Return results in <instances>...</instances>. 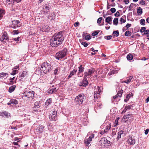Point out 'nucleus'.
I'll list each match as a JSON object with an SVG mask.
<instances>
[{
    "instance_id": "28",
    "label": "nucleus",
    "mask_w": 149,
    "mask_h": 149,
    "mask_svg": "<svg viewBox=\"0 0 149 149\" xmlns=\"http://www.w3.org/2000/svg\"><path fill=\"white\" fill-rule=\"evenodd\" d=\"M142 9L140 7H139L137 9V13L138 15H141L142 13Z\"/></svg>"
},
{
    "instance_id": "19",
    "label": "nucleus",
    "mask_w": 149,
    "mask_h": 149,
    "mask_svg": "<svg viewBox=\"0 0 149 149\" xmlns=\"http://www.w3.org/2000/svg\"><path fill=\"white\" fill-rule=\"evenodd\" d=\"M132 114H129L127 115H124L123 116V118L124 120H127L130 117L132 116Z\"/></svg>"
},
{
    "instance_id": "53",
    "label": "nucleus",
    "mask_w": 149,
    "mask_h": 149,
    "mask_svg": "<svg viewBox=\"0 0 149 149\" xmlns=\"http://www.w3.org/2000/svg\"><path fill=\"white\" fill-rule=\"evenodd\" d=\"M102 19V17H99L97 20V23L98 24H100L101 22V20Z\"/></svg>"
},
{
    "instance_id": "34",
    "label": "nucleus",
    "mask_w": 149,
    "mask_h": 149,
    "mask_svg": "<svg viewBox=\"0 0 149 149\" xmlns=\"http://www.w3.org/2000/svg\"><path fill=\"white\" fill-rule=\"evenodd\" d=\"M118 19L117 18H115L113 20V24L114 25H117L118 22Z\"/></svg>"
},
{
    "instance_id": "26",
    "label": "nucleus",
    "mask_w": 149,
    "mask_h": 149,
    "mask_svg": "<svg viewBox=\"0 0 149 149\" xmlns=\"http://www.w3.org/2000/svg\"><path fill=\"white\" fill-rule=\"evenodd\" d=\"M82 36L83 37V38H84L86 40H89L91 38V36L89 35L85 36V35H84V34H83Z\"/></svg>"
},
{
    "instance_id": "9",
    "label": "nucleus",
    "mask_w": 149,
    "mask_h": 149,
    "mask_svg": "<svg viewBox=\"0 0 149 149\" xmlns=\"http://www.w3.org/2000/svg\"><path fill=\"white\" fill-rule=\"evenodd\" d=\"M8 39V36L6 32H4L3 33L1 37L0 38V40L3 42H4L6 40Z\"/></svg>"
},
{
    "instance_id": "29",
    "label": "nucleus",
    "mask_w": 149,
    "mask_h": 149,
    "mask_svg": "<svg viewBox=\"0 0 149 149\" xmlns=\"http://www.w3.org/2000/svg\"><path fill=\"white\" fill-rule=\"evenodd\" d=\"M60 70V69L59 67H57L55 69V70H54V74L55 75H56V74L58 73Z\"/></svg>"
},
{
    "instance_id": "52",
    "label": "nucleus",
    "mask_w": 149,
    "mask_h": 149,
    "mask_svg": "<svg viewBox=\"0 0 149 149\" xmlns=\"http://www.w3.org/2000/svg\"><path fill=\"white\" fill-rule=\"evenodd\" d=\"M12 33L13 35L17 34L19 33V32L18 30H14Z\"/></svg>"
},
{
    "instance_id": "55",
    "label": "nucleus",
    "mask_w": 149,
    "mask_h": 149,
    "mask_svg": "<svg viewBox=\"0 0 149 149\" xmlns=\"http://www.w3.org/2000/svg\"><path fill=\"white\" fill-rule=\"evenodd\" d=\"M39 104L40 103L38 102H35L34 105L37 107L38 108L40 107Z\"/></svg>"
},
{
    "instance_id": "49",
    "label": "nucleus",
    "mask_w": 149,
    "mask_h": 149,
    "mask_svg": "<svg viewBox=\"0 0 149 149\" xmlns=\"http://www.w3.org/2000/svg\"><path fill=\"white\" fill-rule=\"evenodd\" d=\"M115 71H116L114 70H112L108 74V75L110 76L112 74H114Z\"/></svg>"
},
{
    "instance_id": "13",
    "label": "nucleus",
    "mask_w": 149,
    "mask_h": 149,
    "mask_svg": "<svg viewBox=\"0 0 149 149\" xmlns=\"http://www.w3.org/2000/svg\"><path fill=\"white\" fill-rule=\"evenodd\" d=\"M98 93H97V91H95L94 92V102H96L97 101H98V99L100 98V95H97Z\"/></svg>"
},
{
    "instance_id": "5",
    "label": "nucleus",
    "mask_w": 149,
    "mask_h": 149,
    "mask_svg": "<svg viewBox=\"0 0 149 149\" xmlns=\"http://www.w3.org/2000/svg\"><path fill=\"white\" fill-rule=\"evenodd\" d=\"M100 143L101 146H106L108 145L109 146L110 142V141L107 140L106 138L103 137L100 141Z\"/></svg>"
},
{
    "instance_id": "36",
    "label": "nucleus",
    "mask_w": 149,
    "mask_h": 149,
    "mask_svg": "<svg viewBox=\"0 0 149 149\" xmlns=\"http://www.w3.org/2000/svg\"><path fill=\"white\" fill-rule=\"evenodd\" d=\"M10 103L17 104H18V101L15 99L12 100L10 101Z\"/></svg>"
},
{
    "instance_id": "4",
    "label": "nucleus",
    "mask_w": 149,
    "mask_h": 149,
    "mask_svg": "<svg viewBox=\"0 0 149 149\" xmlns=\"http://www.w3.org/2000/svg\"><path fill=\"white\" fill-rule=\"evenodd\" d=\"M84 95L79 94L74 99L76 103L79 105L81 104L83 102Z\"/></svg>"
},
{
    "instance_id": "51",
    "label": "nucleus",
    "mask_w": 149,
    "mask_h": 149,
    "mask_svg": "<svg viewBox=\"0 0 149 149\" xmlns=\"http://www.w3.org/2000/svg\"><path fill=\"white\" fill-rule=\"evenodd\" d=\"M146 28L144 27H143L141 28V29L140 31L141 33H142L143 32L145 31L146 30Z\"/></svg>"
},
{
    "instance_id": "56",
    "label": "nucleus",
    "mask_w": 149,
    "mask_h": 149,
    "mask_svg": "<svg viewBox=\"0 0 149 149\" xmlns=\"http://www.w3.org/2000/svg\"><path fill=\"white\" fill-rule=\"evenodd\" d=\"M20 141H17V142H13L12 143L14 145H18L19 146V147L20 146V145H18V142H19Z\"/></svg>"
},
{
    "instance_id": "57",
    "label": "nucleus",
    "mask_w": 149,
    "mask_h": 149,
    "mask_svg": "<svg viewBox=\"0 0 149 149\" xmlns=\"http://www.w3.org/2000/svg\"><path fill=\"white\" fill-rule=\"evenodd\" d=\"M114 15L116 17H118L120 16V13L119 11H117L115 14Z\"/></svg>"
},
{
    "instance_id": "48",
    "label": "nucleus",
    "mask_w": 149,
    "mask_h": 149,
    "mask_svg": "<svg viewBox=\"0 0 149 149\" xmlns=\"http://www.w3.org/2000/svg\"><path fill=\"white\" fill-rule=\"evenodd\" d=\"M99 33V31H95L92 33V35L93 36H95L97 35Z\"/></svg>"
},
{
    "instance_id": "40",
    "label": "nucleus",
    "mask_w": 149,
    "mask_h": 149,
    "mask_svg": "<svg viewBox=\"0 0 149 149\" xmlns=\"http://www.w3.org/2000/svg\"><path fill=\"white\" fill-rule=\"evenodd\" d=\"M111 127V126L110 125H108L106 127V128L105 129H104V131L106 132H107L108 130L110 129Z\"/></svg>"
},
{
    "instance_id": "21",
    "label": "nucleus",
    "mask_w": 149,
    "mask_h": 149,
    "mask_svg": "<svg viewBox=\"0 0 149 149\" xmlns=\"http://www.w3.org/2000/svg\"><path fill=\"white\" fill-rule=\"evenodd\" d=\"M84 67H82V66L81 65L79 67V72L78 74L83 72L84 71Z\"/></svg>"
},
{
    "instance_id": "46",
    "label": "nucleus",
    "mask_w": 149,
    "mask_h": 149,
    "mask_svg": "<svg viewBox=\"0 0 149 149\" xmlns=\"http://www.w3.org/2000/svg\"><path fill=\"white\" fill-rule=\"evenodd\" d=\"M145 20L144 19H142L140 20V24L142 25H145Z\"/></svg>"
},
{
    "instance_id": "3",
    "label": "nucleus",
    "mask_w": 149,
    "mask_h": 149,
    "mask_svg": "<svg viewBox=\"0 0 149 149\" xmlns=\"http://www.w3.org/2000/svg\"><path fill=\"white\" fill-rule=\"evenodd\" d=\"M67 49H64L61 51H60L56 53V59L59 60L61 59L66 55Z\"/></svg>"
},
{
    "instance_id": "17",
    "label": "nucleus",
    "mask_w": 149,
    "mask_h": 149,
    "mask_svg": "<svg viewBox=\"0 0 149 149\" xmlns=\"http://www.w3.org/2000/svg\"><path fill=\"white\" fill-rule=\"evenodd\" d=\"M44 128V126H41L38 127L36 130L37 132L41 133L43 132Z\"/></svg>"
},
{
    "instance_id": "62",
    "label": "nucleus",
    "mask_w": 149,
    "mask_h": 149,
    "mask_svg": "<svg viewBox=\"0 0 149 149\" xmlns=\"http://www.w3.org/2000/svg\"><path fill=\"white\" fill-rule=\"evenodd\" d=\"M120 119V118L118 117L115 120V123L116 124V125L118 124V120Z\"/></svg>"
},
{
    "instance_id": "45",
    "label": "nucleus",
    "mask_w": 149,
    "mask_h": 149,
    "mask_svg": "<svg viewBox=\"0 0 149 149\" xmlns=\"http://www.w3.org/2000/svg\"><path fill=\"white\" fill-rule=\"evenodd\" d=\"M124 16H123L120 19V22H121V24H122V23H125L126 20L124 19L123 17Z\"/></svg>"
},
{
    "instance_id": "14",
    "label": "nucleus",
    "mask_w": 149,
    "mask_h": 149,
    "mask_svg": "<svg viewBox=\"0 0 149 149\" xmlns=\"http://www.w3.org/2000/svg\"><path fill=\"white\" fill-rule=\"evenodd\" d=\"M55 16V15L54 13H50L47 16L48 19L51 20L54 19Z\"/></svg>"
},
{
    "instance_id": "12",
    "label": "nucleus",
    "mask_w": 149,
    "mask_h": 149,
    "mask_svg": "<svg viewBox=\"0 0 149 149\" xmlns=\"http://www.w3.org/2000/svg\"><path fill=\"white\" fill-rule=\"evenodd\" d=\"M127 142L128 144L133 145L135 143V140L134 139H133L132 137H130L127 140Z\"/></svg>"
},
{
    "instance_id": "6",
    "label": "nucleus",
    "mask_w": 149,
    "mask_h": 149,
    "mask_svg": "<svg viewBox=\"0 0 149 149\" xmlns=\"http://www.w3.org/2000/svg\"><path fill=\"white\" fill-rule=\"evenodd\" d=\"M34 91H25L23 94L24 96L30 99H32L34 97Z\"/></svg>"
},
{
    "instance_id": "54",
    "label": "nucleus",
    "mask_w": 149,
    "mask_h": 149,
    "mask_svg": "<svg viewBox=\"0 0 149 149\" xmlns=\"http://www.w3.org/2000/svg\"><path fill=\"white\" fill-rule=\"evenodd\" d=\"M110 11L112 13H113L116 12V9L115 8H112L110 9Z\"/></svg>"
},
{
    "instance_id": "58",
    "label": "nucleus",
    "mask_w": 149,
    "mask_h": 149,
    "mask_svg": "<svg viewBox=\"0 0 149 149\" xmlns=\"http://www.w3.org/2000/svg\"><path fill=\"white\" fill-rule=\"evenodd\" d=\"M81 44L83 45L84 47H86L88 45L87 43L86 42H82Z\"/></svg>"
},
{
    "instance_id": "15",
    "label": "nucleus",
    "mask_w": 149,
    "mask_h": 149,
    "mask_svg": "<svg viewBox=\"0 0 149 149\" xmlns=\"http://www.w3.org/2000/svg\"><path fill=\"white\" fill-rule=\"evenodd\" d=\"M77 72V69H74L72 71H71L70 75L68 76V79L71 77L72 76L74 75Z\"/></svg>"
},
{
    "instance_id": "43",
    "label": "nucleus",
    "mask_w": 149,
    "mask_h": 149,
    "mask_svg": "<svg viewBox=\"0 0 149 149\" xmlns=\"http://www.w3.org/2000/svg\"><path fill=\"white\" fill-rule=\"evenodd\" d=\"M84 142L86 146H88L89 144L90 143V142L88 140V139H85L84 140Z\"/></svg>"
},
{
    "instance_id": "33",
    "label": "nucleus",
    "mask_w": 149,
    "mask_h": 149,
    "mask_svg": "<svg viewBox=\"0 0 149 149\" xmlns=\"http://www.w3.org/2000/svg\"><path fill=\"white\" fill-rule=\"evenodd\" d=\"M52 102V99L51 98H49L46 101L45 103V105L48 106L51 104Z\"/></svg>"
},
{
    "instance_id": "60",
    "label": "nucleus",
    "mask_w": 149,
    "mask_h": 149,
    "mask_svg": "<svg viewBox=\"0 0 149 149\" xmlns=\"http://www.w3.org/2000/svg\"><path fill=\"white\" fill-rule=\"evenodd\" d=\"M119 97L118 95H117H117L114 96H113V99H112V101H114L115 100H116L117 97Z\"/></svg>"
},
{
    "instance_id": "38",
    "label": "nucleus",
    "mask_w": 149,
    "mask_h": 149,
    "mask_svg": "<svg viewBox=\"0 0 149 149\" xmlns=\"http://www.w3.org/2000/svg\"><path fill=\"white\" fill-rule=\"evenodd\" d=\"M133 96V94L132 93L130 92L129 94H127L126 97V98H128V99H129L131 97Z\"/></svg>"
},
{
    "instance_id": "20",
    "label": "nucleus",
    "mask_w": 149,
    "mask_h": 149,
    "mask_svg": "<svg viewBox=\"0 0 149 149\" xmlns=\"http://www.w3.org/2000/svg\"><path fill=\"white\" fill-rule=\"evenodd\" d=\"M49 118L51 120L56 121L57 120V116L56 115H52L49 117Z\"/></svg>"
},
{
    "instance_id": "1",
    "label": "nucleus",
    "mask_w": 149,
    "mask_h": 149,
    "mask_svg": "<svg viewBox=\"0 0 149 149\" xmlns=\"http://www.w3.org/2000/svg\"><path fill=\"white\" fill-rule=\"evenodd\" d=\"M64 40L62 32H59L54 34L50 40V44L53 47H57L62 43Z\"/></svg>"
},
{
    "instance_id": "16",
    "label": "nucleus",
    "mask_w": 149,
    "mask_h": 149,
    "mask_svg": "<svg viewBox=\"0 0 149 149\" xmlns=\"http://www.w3.org/2000/svg\"><path fill=\"white\" fill-rule=\"evenodd\" d=\"M112 19V17L111 16H109L107 17L105 19V21L106 22L111 24L112 22L111 21Z\"/></svg>"
},
{
    "instance_id": "11",
    "label": "nucleus",
    "mask_w": 149,
    "mask_h": 149,
    "mask_svg": "<svg viewBox=\"0 0 149 149\" xmlns=\"http://www.w3.org/2000/svg\"><path fill=\"white\" fill-rule=\"evenodd\" d=\"M81 84L80 86H82L83 87H86L88 84V82L87 79V78L84 77L82 82L81 83Z\"/></svg>"
},
{
    "instance_id": "42",
    "label": "nucleus",
    "mask_w": 149,
    "mask_h": 149,
    "mask_svg": "<svg viewBox=\"0 0 149 149\" xmlns=\"http://www.w3.org/2000/svg\"><path fill=\"white\" fill-rule=\"evenodd\" d=\"M1 116L4 117H6L7 116L8 114L6 112H3L1 113Z\"/></svg>"
},
{
    "instance_id": "10",
    "label": "nucleus",
    "mask_w": 149,
    "mask_h": 149,
    "mask_svg": "<svg viewBox=\"0 0 149 149\" xmlns=\"http://www.w3.org/2000/svg\"><path fill=\"white\" fill-rule=\"evenodd\" d=\"M95 108L97 109H100L102 107V104L101 102V101L100 100V98L98 99V101H97L95 102Z\"/></svg>"
},
{
    "instance_id": "59",
    "label": "nucleus",
    "mask_w": 149,
    "mask_h": 149,
    "mask_svg": "<svg viewBox=\"0 0 149 149\" xmlns=\"http://www.w3.org/2000/svg\"><path fill=\"white\" fill-rule=\"evenodd\" d=\"M79 22H76L74 24V26L75 27H77L79 26Z\"/></svg>"
},
{
    "instance_id": "18",
    "label": "nucleus",
    "mask_w": 149,
    "mask_h": 149,
    "mask_svg": "<svg viewBox=\"0 0 149 149\" xmlns=\"http://www.w3.org/2000/svg\"><path fill=\"white\" fill-rule=\"evenodd\" d=\"M28 72L27 71H23L21 74L20 76V77L22 79L23 78L26 77L27 75L28 74Z\"/></svg>"
},
{
    "instance_id": "50",
    "label": "nucleus",
    "mask_w": 149,
    "mask_h": 149,
    "mask_svg": "<svg viewBox=\"0 0 149 149\" xmlns=\"http://www.w3.org/2000/svg\"><path fill=\"white\" fill-rule=\"evenodd\" d=\"M132 107V105H129L126 106L125 107V109H126L127 110V109H131Z\"/></svg>"
},
{
    "instance_id": "22",
    "label": "nucleus",
    "mask_w": 149,
    "mask_h": 149,
    "mask_svg": "<svg viewBox=\"0 0 149 149\" xmlns=\"http://www.w3.org/2000/svg\"><path fill=\"white\" fill-rule=\"evenodd\" d=\"M16 88L15 85H13L11 86L9 89L8 91L9 92L11 93Z\"/></svg>"
},
{
    "instance_id": "41",
    "label": "nucleus",
    "mask_w": 149,
    "mask_h": 149,
    "mask_svg": "<svg viewBox=\"0 0 149 149\" xmlns=\"http://www.w3.org/2000/svg\"><path fill=\"white\" fill-rule=\"evenodd\" d=\"M113 34H114V36L116 37H117L119 36V33L118 31H114L113 33Z\"/></svg>"
},
{
    "instance_id": "2",
    "label": "nucleus",
    "mask_w": 149,
    "mask_h": 149,
    "mask_svg": "<svg viewBox=\"0 0 149 149\" xmlns=\"http://www.w3.org/2000/svg\"><path fill=\"white\" fill-rule=\"evenodd\" d=\"M51 70V64L47 62H44L42 64L40 70L41 73L45 74L50 72Z\"/></svg>"
},
{
    "instance_id": "24",
    "label": "nucleus",
    "mask_w": 149,
    "mask_h": 149,
    "mask_svg": "<svg viewBox=\"0 0 149 149\" xmlns=\"http://www.w3.org/2000/svg\"><path fill=\"white\" fill-rule=\"evenodd\" d=\"M43 11L45 13H47L48 12L49 7L46 5H45L43 8Z\"/></svg>"
},
{
    "instance_id": "47",
    "label": "nucleus",
    "mask_w": 149,
    "mask_h": 149,
    "mask_svg": "<svg viewBox=\"0 0 149 149\" xmlns=\"http://www.w3.org/2000/svg\"><path fill=\"white\" fill-rule=\"evenodd\" d=\"M97 89L98 91H97V93H98V95H99L101 91L100 87H99L98 86H97Z\"/></svg>"
},
{
    "instance_id": "31",
    "label": "nucleus",
    "mask_w": 149,
    "mask_h": 149,
    "mask_svg": "<svg viewBox=\"0 0 149 149\" xmlns=\"http://www.w3.org/2000/svg\"><path fill=\"white\" fill-rule=\"evenodd\" d=\"M49 27L48 26H46L43 28L42 31L44 32H48L49 31Z\"/></svg>"
},
{
    "instance_id": "35",
    "label": "nucleus",
    "mask_w": 149,
    "mask_h": 149,
    "mask_svg": "<svg viewBox=\"0 0 149 149\" xmlns=\"http://www.w3.org/2000/svg\"><path fill=\"white\" fill-rule=\"evenodd\" d=\"M123 90H121L120 91H119L118 93H117L118 96L119 97H121L122 94L123 93Z\"/></svg>"
},
{
    "instance_id": "37",
    "label": "nucleus",
    "mask_w": 149,
    "mask_h": 149,
    "mask_svg": "<svg viewBox=\"0 0 149 149\" xmlns=\"http://www.w3.org/2000/svg\"><path fill=\"white\" fill-rule=\"evenodd\" d=\"M133 77L132 76H130L129 77V78L126 80L127 84H128L132 82V79Z\"/></svg>"
},
{
    "instance_id": "39",
    "label": "nucleus",
    "mask_w": 149,
    "mask_h": 149,
    "mask_svg": "<svg viewBox=\"0 0 149 149\" xmlns=\"http://www.w3.org/2000/svg\"><path fill=\"white\" fill-rule=\"evenodd\" d=\"M131 32L130 31H127L125 33V36H131Z\"/></svg>"
},
{
    "instance_id": "32",
    "label": "nucleus",
    "mask_w": 149,
    "mask_h": 149,
    "mask_svg": "<svg viewBox=\"0 0 149 149\" xmlns=\"http://www.w3.org/2000/svg\"><path fill=\"white\" fill-rule=\"evenodd\" d=\"M123 133V131L122 130L118 132V135L117 137V139H118L121 138V135Z\"/></svg>"
},
{
    "instance_id": "61",
    "label": "nucleus",
    "mask_w": 149,
    "mask_h": 149,
    "mask_svg": "<svg viewBox=\"0 0 149 149\" xmlns=\"http://www.w3.org/2000/svg\"><path fill=\"white\" fill-rule=\"evenodd\" d=\"M112 36H106V39L107 40H110L111 39Z\"/></svg>"
},
{
    "instance_id": "30",
    "label": "nucleus",
    "mask_w": 149,
    "mask_h": 149,
    "mask_svg": "<svg viewBox=\"0 0 149 149\" xmlns=\"http://www.w3.org/2000/svg\"><path fill=\"white\" fill-rule=\"evenodd\" d=\"M127 58L128 60H131L133 58V56L131 54H129L127 56Z\"/></svg>"
},
{
    "instance_id": "23",
    "label": "nucleus",
    "mask_w": 149,
    "mask_h": 149,
    "mask_svg": "<svg viewBox=\"0 0 149 149\" xmlns=\"http://www.w3.org/2000/svg\"><path fill=\"white\" fill-rule=\"evenodd\" d=\"M56 88H52L49 90L48 93L50 94L55 93L56 92Z\"/></svg>"
},
{
    "instance_id": "25",
    "label": "nucleus",
    "mask_w": 149,
    "mask_h": 149,
    "mask_svg": "<svg viewBox=\"0 0 149 149\" xmlns=\"http://www.w3.org/2000/svg\"><path fill=\"white\" fill-rule=\"evenodd\" d=\"M8 74L6 73L2 72L0 73V78L3 79L4 77H6V75H8Z\"/></svg>"
},
{
    "instance_id": "44",
    "label": "nucleus",
    "mask_w": 149,
    "mask_h": 149,
    "mask_svg": "<svg viewBox=\"0 0 149 149\" xmlns=\"http://www.w3.org/2000/svg\"><path fill=\"white\" fill-rule=\"evenodd\" d=\"M15 78V77H14L13 78H9V80L10 81V82L11 84H13V80Z\"/></svg>"
},
{
    "instance_id": "64",
    "label": "nucleus",
    "mask_w": 149,
    "mask_h": 149,
    "mask_svg": "<svg viewBox=\"0 0 149 149\" xmlns=\"http://www.w3.org/2000/svg\"><path fill=\"white\" fill-rule=\"evenodd\" d=\"M124 2L126 4H128L130 2L129 0H124Z\"/></svg>"
},
{
    "instance_id": "8",
    "label": "nucleus",
    "mask_w": 149,
    "mask_h": 149,
    "mask_svg": "<svg viewBox=\"0 0 149 149\" xmlns=\"http://www.w3.org/2000/svg\"><path fill=\"white\" fill-rule=\"evenodd\" d=\"M12 27L14 29H15L16 27L20 26V24L19 22L17 20H15L12 22Z\"/></svg>"
},
{
    "instance_id": "7",
    "label": "nucleus",
    "mask_w": 149,
    "mask_h": 149,
    "mask_svg": "<svg viewBox=\"0 0 149 149\" xmlns=\"http://www.w3.org/2000/svg\"><path fill=\"white\" fill-rule=\"evenodd\" d=\"M94 72L93 70L88 69V71L85 72L84 73V77L86 78H89L93 75Z\"/></svg>"
},
{
    "instance_id": "27",
    "label": "nucleus",
    "mask_w": 149,
    "mask_h": 149,
    "mask_svg": "<svg viewBox=\"0 0 149 149\" xmlns=\"http://www.w3.org/2000/svg\"><path fill=\"white\" fill-rule=\"evenodd\" d=\"M16 68H14V69H13V71L12 72L10 73V74L13 75H15L18 72V70H15Z\"/></svg>"
},
{
    "instance_id": "63",
    "label": "nucleus",
    "mask_w": 149,
    "mask_h": 149,
    "mask_svg": "<svg viewBox=\"0 0 149 149\" xmlns=\"http://www.w3.org/2000/svg\"><path fill=\"white\" fill-rule=\"evenodd\" d=\"M144 32V34H145L146 35L148 34H149V30L148 29L146 30Z\"/></svg>"
}]
</instances>
